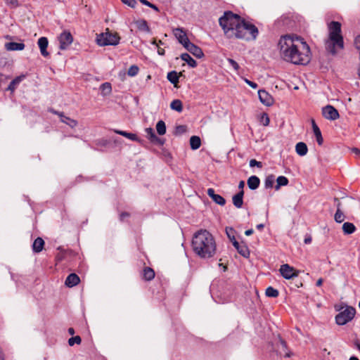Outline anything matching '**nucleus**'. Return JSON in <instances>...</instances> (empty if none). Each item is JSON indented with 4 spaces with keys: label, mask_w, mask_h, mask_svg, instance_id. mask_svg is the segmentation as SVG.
<instances>
[{
    "label": "nucleus",
    "mask_w": 360,
    "mask_h": 360,
    "mask_svg": "<svg viewBox=\"0 0 360 360\" xmlns=\"http://www.w3.org/2000/svg\"><path fill=\"white\" fill-rule=\"evenodd\" d=\"M278 49L281 58L286 62L304 65L310 61L309 46L297 36H281L278 43Z\"/></svg>",
    "instance_id": "nucleus-1"
},
{
    "label": "nucleus",
    "mask_w": 360,
    "mask_h": 360,
    "mask_svg": "<svg viewBox=\"0 0 360 360\" xmlns=\"http://www.w3.org/2000/svg\"><path fill=\"white\" fill-rule=\"evenodd\" d=\"M224 34L229 39H239L245 41L256 39L259 31L257 27L231 11L225 12L219 19Z\"/></svg>",
    "instance_id": "nucleus-2"
},
{
    "label": "nucleus",
    "mask_w": 360,
    "mask_h": 360,
    "mask_svg": "<svg viewBox=\"0 0 360 360\" xmlns=\"http://www.w3.org/2000/svg\"><path fill=\"white\" fill-rule=\"evenodd\" d=\"M192 248L199 257L209 259L214 256L217 245L214 236L208 231L200 230L193 237Z\"/></svg>",
    "instance_id": "nucleus-3"
},
{
    "label": "nucleus",
    "mask_w": 360,
    "mask_h": 360,
    "mask_svg": "<svg viewBox=\"0 0 360 360\" xmlns=\"http://www.w3.org/2000/svg\"><path fill=\"white\" fill-rule=\"evenodd\" d=\"M120 37L117 33L110 32L108 29L105 32L97 34L96 42L101 46H116L119 44Z\"/></svg>",
    "instance_id": "nucleus-4"
},
{
    "label": "nucleus",
    "mask_w": 360,
    "mask_h": 360,
    "mask_svg": "<svg viewBox=\"0 0 360 360\" xmlns=\"http://www.w3.org/2000/svg\"><path fill=\"white\" fill-rule=\"evenodd\" d=\"M325 47L328 52L335 55L340 50L344 48L342 37H328L325 41Z\"/></svg>",
    "instance_id": "nucleus-5"
},
{
    "label": "nucleus",
    "mask_w": 360,
    "mask_h": 360,
    "mask_svg": "<svg viewBox=\"0 0 360 360\" xmlns=\"http://www.w3.org/2000/svg\"><path fill=\"white\" fill-rule=\"evenodd\" d=\"M356 310L352 307H347L335 316L336 323L340 326L345 325L352 321L354 317Z\"/></svg>",
    "instance_id": "nucleus-6"
},
{
    "label": "nucleus",
    "mask_w": 360,
    "mask_h": 360,
    "mask_svg": "<svg viewBox=\"0 0 360 360\" xmlns=\"http://www.w3.org/2000/svg\"><path fill=\"white\" fill-rule=\"evenodd\" d=\"M58 41L60 43V49L65 50L72 43L73 37L70 32L63 31L58 36Z\"/></svg>",
    "instance_id": "nucleus-7"
},
{
    "label": "nucleus",
    "mask_w": 360,
    "mask_h": 360,
    "mask_svg": "<svg viewBox=\"0 0 360 360\" xmlns=\"http://www.w3.org/2000/svg\"><path fill=\"white\" fill-rule=\"evenodd\" d=\"M322 115L326 119L329 120H336L340 117L338 111L330 105L322 108Z\"/></svg>",
    "instance_id": "nucleus-8"
},
{
    "label": "nucleus",
    "mask_w": 360,
    "mask_h": 360,
    "mask_svg": "<svg viewBox=\"0 0 360 360\" xmlns=\"http://www.w3.org/2000/svg\"><path fill=\"white\" fill-rule=\"evenodd\" d=\"M279 271L282 276L285 279H290L298 276V273L295 269L288 264L281 265Z\"/></svg>",
    "instance_id": "nucleus-9"
},
{
    "label": "nucleus",
    "mask_w": 360,
    "mask_h": 360,
    "mask_svg": "<svg viewBox=\"0 0 360 360\" xmlns=\"http://www.w3.org/2000/svg\"><path fill=\"white\" fill-rule=\"evenodd\" d=\"M328 37H342L341 34V24L337 21H331L328 25Z\"/></svg>",
    "instance_id": "nucleus-10"
},
{
    "label": "nucleus",
    "mask_w": 360,
    "mask_h": 360,
    "mask_svg": "<svg viewBox=\"0 0 360 360\" xmlns=\"http://www.w3.org/2000/svg\"><path fill=\"white\" fill-rule=\"evenodd\" d=\"M258 96L262 103L266 106H271L274 103V98L266 91L259 90Z\"/></svg>",
    "instance_id": "nucleus-11"
},
{
    "label": "nucleus",
    "mask_w": 360,
    "mask_h": 360,
    "mask_svg": "<svg viewBox=\"0 0 360 360\" xmlns=\"http://www.w3.org/2000/svg\"><path fill=\"white\" fill-rule=\"evenodd\" d=\"M175 37L179 42L184 46V47L190 42L186 32L182 28H176L173 30Z\"/></svg>",
    "instance_id": "nucleus-12"
},
{
    "label": "nucleus",
    "mask_w": 360,
    "mask_h": 360,
    "mask_svg": "<svg viewBox=\"0 0 360 360\" xmlns=\"http://www.w3.org/2000/svg\"><path fill=\"white\" fill-rule=\"evenodd\" d=\"M276 352L280 356H283L285 357H290L291 356V353L288 351L285 342L280 338L278 343L276 344Z\"/></svg>",
    "instance_id": "nucleus-13"
},
{
    "label": "nucleus",
    "mask_w": 360,
    "mask_h": 360,
    "mask_svg": "<svg viewBox=\"0 0 360 360\" xmlns=\"http://www.w3.org/2000/svg\"><path fill=\"white\" fill-rule=\"evenodd\" d=\"M184 48L198 58H201L204 56L202 49L191 41L188 42Z\"/></svg>",
    "instance_id": "nucleus-14"
},
{
    "label": "nucleus",
    "mask_w": 360,
    "mask_h": 360,
    "mask_svg": "<svg viewBox=\"0 0 360 360\" xmlns=\"http://www.w3.org/2000/svg\"><path fill=\"white\" fill-rule=\"evenodd\" d=\"M37 44L39 47L41 55L44 57L49 56V53L46 51L48 47L49 41L46 37H41L38 39Z\"/></svg>",
    "instance_id": "nucleus-15"
},
{
    "label": "nucleus",
    "mask_w": 360,
    "mask_h": 360,
    "mask_svg": "<svg viewBox=\"0 0 360 360\" xmlns=\"http://www.w3.org/2000/svg\"><path fill=\"white\" fill-rule=\"evenodd\" d=\"M207 195L213 200V201L219 205H224L226 203L225 199L220 195L215 194L214 190L212 188H208L207 191Z\"/></svg>",
    "instance_id": "nucleus-16"
},
{
    "label": "nucleus",
    "mask_w": 360,
    "mask_h": 360,
    "mask_svg": "<svg viewBox=\"0 0 360 360\" xmlns=\"http://www.w3.org/2000/svg\"><path fill=\"white\" fill-rule=\"evenodd\" d=\"M114 132L117 134H120L121 136H123L131 141H136L139 143H141L143 142V140L141 139L140 138H139L137 136V135L135 134L129 133V132H127L125 131H122V130H118V129H115Z\"/></svg>",
    "instance_id": "nucleus-17"
},
{
    "label": "nucleus",
    "mask_w": 360,
    "mask_h": 360,
    "mask_svg": "<svg viewBox=\"0 0 360 360\" xmlns=\"http://www.w3.org/2000/svg\"><path fill=\"white\" fill-rule=\"evenodd\" d=\"M51 111L54 114L58 115L60 117L61 122L69 125L71 128H74L77 125V122L76 120L66 117L63 115V113H59L53 110H51Z\"/></svg>",
    "instance_id": "nucleus-18"
},
{
    "label": "nucleus",
    "mask_w": 360,
    "mask_h": 360,
    "mask_svg": "<svg viewBox=\"0 0 360 360\" xmlns=\"http://www.w3.org/2000/svg\"><path fill=\"white\" fill-rule=\"evenodd\" d=\"M80 281L79 277L76 274H70L66 278L65 284L70 288L77 285Z\"/></svg>",
    "instance_id": "nucleus-19"
},
{
    "label": "nucleus",
    "mask_w": 360,
    "mask_h": 360,
    "mask_svg": "<svg viewBox=\"0 0 360 360\" xmlns=\"http://www.w3.org/2000/svg\"><path fill=\"white\" fill-rule=\"evenodd\" d=\"M243 190L240 191L237 194L234 195L232 198L233 204L237 208H240L243 204Z\"/></svg>",
    "instance_id": "nucleus-20"
},
{
    "label": "nucleus",
    "mask_w": 360,
    "mask_h": 360,
    "mask_svg": "<svg viewBox=\"0 0 360 360\" xmlns=\"http://www.w3.org/2000/svg\"><path fill=\"white\" fill-rule=\"evenodd\" d=\"M25 44L23 43L18 42H8L6 44V49L8 51H22L25 49Z\"/></svg>",
    "instance_id": "nucleus-21"
},
{
    "label": "nucleus",
    "mask_w": 360,
    "mask_h": 360,
    "mask_svg": "<svg viewBox=\"0 0 360 360\" xmlns=\"http://www.w3.org/2000/svg\"><path fill=\"white\" fill-rule=\"evenodd\" d=\"M247 184L250 189L255 190L259 187L260 180L257 176H251L248 178Z\"/></svg>",
    "instance_id": "nucleus-22"
},
{
    "label": "nucleus",
    "mask_w": 360,
    "mask_h": 360,
    "mask_svg": "<svg viewBox=\"0 0 360 360\" xmlns=\"http://www.w3.org/2000/svg\"><path fill=\"white\" fill-rule=\"evenodd\" d=\"M44 240L40 238V237H38L37 238H36L32 244V250L34 252H40L43 248H44Z\"/></svg>",
    "instance_id": "nucleus-23"
},
{
    "label": "nucleus",
    "mask_w": 360,
    "mask_h": 360,
    "mask_svg": "<svg viewBox=\"0 0 360 360\" xmlns=\"http://www.w3.org/2000/svg\"><path fill=\"white\" fill-rule=\"evenodd\" d=\"M295 150L299 155L304 156L307 153V146L304 142H299L295 146Z\"/></svg>",
    "instance_id": "nucleus-24"
},
{
    "label": "nucleus",
    "mask_w": 360,
    "mask_h": 360,
    "mask_svg": "<svg viewBox=\"0 0 360 360\" xmlns=\"http://www.w3.org/2000/svg\"><path fill=\"white\" fill-rule=\"evenodd\" d=\"M356 229L354 224L351 222H345L342 225V231L345 235L354 233Z\"/></svg>",
    "instance_id": "nucleus-25"
},
{
    "label": "nucleus",
    "mask_w": 360,
    "mask_h": 360,
    "mask_svg": "<svg viewBox=\"0 0 360 360\" xmlns=\"http://www.w3.org/2000/svg\"><path fill=\"white\" fill-rule=\"evenodd\" d=\"M180 57L181 60L186 62L190 67L195 68L197 66V62L188 53H182Z\"/></svg>",
    "instance_id": "nucleus-26"
},
{
    "label": "nucleus",
    "mask_w": 360,
    "mask_h": 360,
    "mask_svg": "<svg viewBox=\"0 0 360 360\" xmlns=\"http://www.w3.org/2000/svg\"><path fill=\"white\" fill-rule=\"evenodd\" d=\"M155 277V272L153 269L150 267H145L143 271V278L146 281H151Z\"/></svg>",
    "instance_id": "nucleus-27"
},
{
    "label": "nucleus",
    "mask_w": 360,
    "mask_h": 360,
    "mask_svg": "<svg viewBox=\"0 0 360 360\" xmlns=\"http://www.w3.org/2000/svg\"><path fill=\"white\" fill-rule=\"evenodd\" d=\"M23 78H24V76H19V77H15L14 79H13L10 82V84L7 88V90L10 91L11 92L14 91L15 89H16L17 86L20 83V82L22 80Z\"/></svg>",
    "instance_id": "nucleus-28"
},
{
    "label": "nucleus",
    "mask_w": 360,
    "mask_h": 360,
    "mask_svg": "<svg viewBox=\"0 0 360 360\" xmlns=\"http://www.w3.org/2000/svg\"><path fill=\"white\" fill-rule=\"evenodd\" d=\"M191 148L193 150H197L200 147L201 141L199 136H193L190 139Z\"/></svg>",
    "instance_id": "nucleus-29"
},
{
    "label": "nucleus",
    "mask_w": 360,
    "mask_h": 360,
    "mask_svg": "<svg viewBox=\"0 0 360 360\" xmlns=\"http://www.w3.org/2000/svg\"><path fill=\"white\" fill-rule=\"evenodd\" d=\"M170 108L173 110L181 112L183 110L182 102L179 99H175L170 103Z\"/></svg>",
    "instance_id": "nucleus-30"
},
{
    "label": "nucleus",
    "mask_w": 360,
    "mask_h": 360,
    "mask_svg": "<svg viewBox=\"0 0 360 360\" xmlns=\"http://www.w3.org/2000/svg\"><path fill=\"white\" fill-rule=\"evenodd\" d=\"M100 89L101 91V94L103 96H108L110 94L112 91L111 84L109 82H105L101 85Z\"/></svg>",
    "instance_id": "nucleus-31"
},
{
    "label": "nucleus",
    "mask_w": 360,
    "mask_h": 360,
    "mask_svg": "<svg viewBox=\"0 0 360 360\" xmlns=\"http://www.w3.org/2000/svg\"><path fill=\"white\" fill-rule=\"evenodd\" d=\"M167 78L172 84L176 86L179 82V76L176 71H171L168 72Z\"/></svg>",
    "instance_id": "nucleus-32"
},
{
    "label": "nucleus",
    "mask_w": 360,
    "mask_h": 360,
    "mask_svg": "<svg viewBox=\"0 0 360 360\" xmlns=\"http://www.w3.org/2000/svg\"><path fill=\"white\" fill-rule=\"evenodd\" d=\"M313 131L316 137V141L319 146L323 144V139L322 137L321 131L318 125L314 126Z\"/></svg>",
    "instance_id": "nucleus-33"
},
{
    "label": "nucleus",
    "mask_w": 360,
    "mask_h": 360,
    "mask_svg": "<svg viewBox=\"0 0 360 360\" xmlns=\"http://www.w3.org/2000/svg\"><path fill=\"white\" fill-rule=\"evenodd\" d=\"M137 28L139 30L148 32L150 31L147 22L145 20H139L136 22Z\"/></svg>",
    "instance_id": "nucleus-34"
},
{
    "label": "nucleus",
    "mask_w": 360,
    "mask_h": 360,
    "mask_svg": "<svg viewBox=\"0 0 360 360\" xmlns=\"http://www.w3.org/2000/svg\"><path fill=\"white\" fill-rule=\"evenodd\" d=\"M236 250L244 257H248L250 255L248 248L245 244H240Z\"/></svg>",
    "instance_id": "nucleus-35"
},
{
    "label": "nucleus",
    "mask_w": 360,
    "mask_h": 360,
    "mask_svg": "<svg viewBox=\"0 0 360 360\" xmlns=\"http://www.w3.org/2000/svg\"><path fill=\"white\" fill-rule=\"evenodd\" d=\"M276 190H278L281 186H286L288 184V179L284 176H280L276 179Z\"/></svg>",
    "instance_id": "nucleus-36"
},
{
    "label": "nucleus",
    "mask_w": 360,
    "mask_h": 360,
    "mask_svg": "<svg viewBox=\"0 0 360 360\" xmlns=\"http://www.w3.org/2000/svg\"><path fill=\"white\" fill-rule=\"evenodd\" d=\"M157 132L160 135H164L166 133V125L162 120L158 122L156 124Z\"/></svg>",
    "instance_id": "nucleus-37"
},
{
    "label": "nucleus",
    "mask_w": 360,
    "mask_h": 360,
    "mask_svg": "<svg viewBox=\"0 0 360 360\" xmlns=\"http://www.w3.org/2000/svg\"><path fill=\"white\" fill-rule=\"evenodd\" d=\"M275 181V176L273 174L269 175L266 177L264 181V186L266 188H271Z\"/></svg>",
    "instance_id": "nucleus-38"
},
{
    "label": "nucleus",
    "mask_w": 360,
    "mask_h": 360,
    "mask_svg": "<svg viewBox=\"0 0 360 360\" xmlns=\"http://www.w3.org/2000/svg\"><path fill=\"white\" fill-rule=\"evenodd\" d=\"M266 295L269 297H277L278 296V291L273 287H268L266 289Z\"/></svg>",
    "instance_id": "nucleus-39"
},
{
    "label": "nucleus",
    "mask_w": 360,
    "mask_h": 360,
    "mask_svg": "<svg viewBox=\"0 0 360 360\" xmlns=\"http://www.w3.org/2000/svg\"><path fill=\"white\" fill-rule=\"evenodd\" d=\"M345 216L342 210H336L334 215V219L337 223H342L344 221Z\"/></svg>",
    "instance_id": "nucleus-40"
},
{
    "label": "nucleus",
    "mask_w": 360,
    "mask_h": 360,
    "mask_svg": "<svg viewBox=\"0 0 360 360\" xmlns=\"http://www.w3.org/2000/svg\"><path fill=\"white\" fill-rule=\"evenodd\" d=\"M146 132L147 134L148 138L150 139V141L152 142L153 140H157L158 136H156L154 130L149 127L146 129Z\"/></svg>",
    "instance_id": "nucleus-41"
},
{
    "label": "nucleus",
    "mask_w": 360,
    "mask_h": 360,
    "mask_svg": "<svg viewBox=\"0 0 360 360\" xmlns=\"http://www.w3.org/2000/svg\"><path fill=\"white\" fill-rule=\"evenodd\" d=\"M139 70V69L138 66L133 65L129 68L127 74L129 76L134 77L138 74Z\"/></svg>",
    "instance_id": "nucleus-42"
},
{
    "label": "nucleus",
    "mask_w": 360,
    "mask_h": 360,
    "mask_svg": "<svg viewBox=\"0 0 360 360\" xmlns=\"http://www.w3.org/2000/svg\"><path fill=\"white\" fill-rule=\"evenodd\" d=\"M82 342V339L79 335L70 338L68 340V345L70 346H73L75 344L79 345Z\"/></svg>",
    "instance_id": "nucleus-43"
},
{
    "label": "nucleus",
    "mask_w": 360,
    "mask_h": 360,
    "mask_svg": "<svg viewBox=\"0 0 360 360\" xmlns=\"http://www.w3.org/2000/svg\"><path fill=\"white\" fill-rule=\"evenodd\" d=\"M226 233L230 240H234L235 238V230L231 227L226 228Z\"/></svg>",
    "instance_id": "nucleus-44"
},
{
    "label": "nucleus",
    "mask_w": 360,
    "mask_h": 360,
    "mask_svg": "<svg viewBox=\"0 0 360 360\" xmlns=\"http://www.w3.org/2000/svg\"><path fill=\"white\" fill-rule=\"evenodd\" d=\"M269 117L266 113H263L260 117V122L264 126H268L269 124Z\"/></svg>",
    "instance_id": "nucleus-45"
},
{
    "label": "nucleus",
    "mask_w": 360,
    "mask_h": 360,
    "mask_svg": "<svg viewBox=\"0 0 360 360\" xmlns=\"http://www.w3.org/2000/svg\"><path fill=\"white\" fill-rule=\"evenodd\" d=\"M151 43L158 47V53L159 55L163 56L165 54V50L159 47V44H162V41L160 40L159 42L157 43L156 40L153 39Z\"/></svg>",
    "instance_id": "nucleus-46"
},
{
    "label": "nucleus",
    "mask_w": 360,
    "mask_h": 360,
    "mask_svg": "<svg viewBox=\"0 0 360 360\" xmlns=\"http://www.w3.org/2000/svg\"><path fill=\"white\" fill-rule=\"evenodd\" d=\"M227 61L229 62V63L230 64V65L236 70V71H238L239 69H240V66L238 64V63L236 61H235L234 60L231 59V58H228L227 59Z\"/></svg>",
    "instance_id": "nucleus-47"
},
{
    "label": "nucleus",
    "mask_w": 360,
    "mask_h": 360,
    "mask_svg": "<svg viewBox=\"0 0 360 360\" xmlns=\"http://www.w3.org/2000/svg\"><path fill=\"white\" fill-rule=\"evenodd\" d=\"M250 167H257L259 168H261L262 167V163L261 162L256 160L255 159H252L250 161Z\"/></svg>",
    "instance_id": "nucleus-48"
},
{
    "label": "nucleus",
    "mask_w": 360,
    "mask_h": 360,
    "mask_svg": "<svg viewBox=\"0 0 360 360\" xmlns=\"http://www.w3.org/2000/svg\"><path fill=\"white\" fill-rule=\"evenodd\" d=\"M124 4L128 5L129 6L134 8L136 4L135 0H121Z\"/></svg>",
    "instance_id": "nucleus-49"
},
{
    "label": "nucleus",
    "mask_w": 360,
    "mask_h": 360,
    "mask_svg": "<svg viewBox=\"0 0 360 360\" xmlns=\"http://www.w3.org/2000/svg\"><path fill=\"white\" fill-rule=\"evenodd\" d=\"M6 4L13 7H17L18 6V0H6Z\"/></svg>",
    "instance_id": "nucleus-50"
},
{
    "label": "nucleus",
    "mask_w": 360,
    "mask_h": 360,
    "mask_svg": "<svg viewBox=\"0 0 360 360\" xmlns=\"http://www.w3.org/2000/svg\"><path fill=\"white\" fill-rule=\"evenodd\" d=\"M246 83L253 89H256L257 87V84L253 82H251L248 79H245Z\"/></svg>",
    "instance_id": "nucleus-51"
},
{
    "label": "nucleus",
    "mask_w": 360,
    "mask_h": 360,
    "mask_svg": "<svg viewBox=\"0 0 360 360\" xmlns=\"http://www.w3.org/2000/svg\"><path fill=\"white\" fill-rule=\"evenodd\" d=\"M334 200L336 202L337 210H341L342 205H341V202L339 201V199L337 198H335Z\"/></svg>",
    "instance_id": "nucleus-52"
},
{
    "label": "nucleus",
    "mask_w": 360,
    "mask_h": 360,
    "mask_svg": "<svg viewBox=\"0 0 360 360\" xmlns=\"http://www.w3.org/2000/svg\"><path fill=\"white\" fill-rule=\"evenodd\" d=\"M352 153H354L357 157L360 158V150L357 148H353L352 149Z\"/></svg>",
    "instance_id": "nucleus-53"
},
{
    "label": "nucleus",
    "mask_w": 360,
    "mask_h": 360,
    "mask_svg": "<svg viewBox=\"0 0 360 360\" xmlns=\"http://www.w3.org/2000/svg\"><path fill=\"white\" fill-rule=\"evenodd\" d=\"M152 143H156V144H158V145H163L164 141L160 138L158 137V139L157 140H153L152 141Z\"/></svg>",
    "instance_id": "nucleus-54"
},
{
    "label": "nucleus",
    "mask_w": 360,
    "mask_h": 360,
    "mask_svg": "<svg viewBox=\"0 0 360 360\" xmlns=\"http://www.w3.org/2000/svg\"><path fill=\"white\" fill-rule=\"evenodd\" d=\"M233 243V245L234 246V248L236 249H237L238 248V246L240 245V243H239L236 240V238L234 240H231Z\"/></svg>",
    "instance_id": "nucleus-55"
},
{
    "label": "nucleus",
    "mask_w": 360,
    "mask_h": 360,
    "mask_svg": "<svg viewBox=\"0 0 360 360\" xmlns=\"http://www.w3.org/2000/svg\"><path fill=\"white\" fill-rule=\"evenodd\" d=\"M305 244H309L311 242V237L310 236L305 237L304 240Z\"/></svg>",
    "instance_id": "nucleus-56"
},
{
    "label": "nucleus",
    "mask_w": 360,
    "mask_h": 360,
    "mask_svg": "<svg viewBox=\"0 0 360 360\" xmlns=\"http://www.w3.org/2000/svg\"><path fill=\"white\" fill-rule=\"evenodd\" d=\"M245 186V182L244 181H240L238 184V188L242 191L243 190V188Z\"/></svg>",
    "instance_id": "nucleus-57"
},
{
    "label": "nucleus",
    "mask_w": 360,
    "mask_h": 360,
    "mask_svg": "<svg viewBox=\"0 0 360 360\" xmlns=\"http://www.w3.org/2000/svg\"><path fill=\"white\" fill-rule=\"evenodd\" d=\"M254 231L253 229H248L245 231V234L248 236H251L253 233Z\"/></svg>",
    "instance_id": "nucleus-58"
},
{
    "label": "nucleus",
    "mask_w": 360,
    "mask_h": 360,
    "mask_svg": "<svg viewBox=\"0 0 360 360\" xmlns=\"http://www.w3.org/2000/svg\"><path fill=\"white\" fill-rule=\"evenodd\" d=\"M126 217H129V214L127 212H122L120 216L121 220H123Z\"/></svg>",
    "instance_id": "nucleus-59"
},
{
    "label": "nucleus",
    "mask_w": 360,
    "mask_h": 360,
    "mask_svg": "<svg viewBox=\"0 0 360 360\" xmlns=\"http://www.w3.org/2000/svg\"><path fill=\"white\" fill-rule=\"evenodd\" d=\"M323 282V278H321L318 279L316 281V286H321L322 285Z\"/></svg>",
    "instance_id": "nucleus-60"
},
{
    "label": "nucleus",
    "mask_w": 360,
    "mask_h": 360,
    "mask_svg": "<svg viewBox=\"0 0 360 360\" xmlns=\"http://www.w3.org/2000/svg\"><path fill=\"white\" fill-rule=\"evenodd\" d=\"M140 1H141L143 4L146 5V6H149V7H150V4H151V3H150L149 1H148L147 0H140Z\"/></svg>",
    "instance_id": "nucleus-61"
},
{
    "label": "nucleus",
    "mask_w": 360,
    "mask_h": 360,
    "mask_svg": "<svg viewBox=\"0 0 360 360\" xmlns=\"http://www.w3.org/2000/svg\"><path fill=\"white\" fill-rule=\"evenodd\" d=\"M68 333L70 335H73L75 334V330L73 328H68Z\"/></svg>",
    "instance_id": "nucleus-62"
},
{
    "label": "nucleus",
    "mask_w": 360,
    "mask_h": 360,
    "mask_svg": "<svg viewBox=\"0 0 360 360\" xmlns=\"http://www.w3.org/2000/svg\"><path fill=\"white\" fill-rule=\"evenodd\" d=\"M263 228H264V224H259L257 225V229H259V230H262Z\"/></svg>",
    "instance_id": "nucleus-63"
},
{
    "label": "nucleus",
    "mask_w": 360,
    "mask_h": 360,
    "mask_svg": "<svg viewBox=\"0 0 360 360\" xmlns=\"http://www.w3.org/2000/svg\"><path fill=\"white\" fill-rule=\"evenodd\" d=\"M150 8H153V9H154V10H155V11H158V7H157L155 5L153 4H150Z\"/></svg>",
    "instance_id": "nucleus-64"
}]
</instances>
